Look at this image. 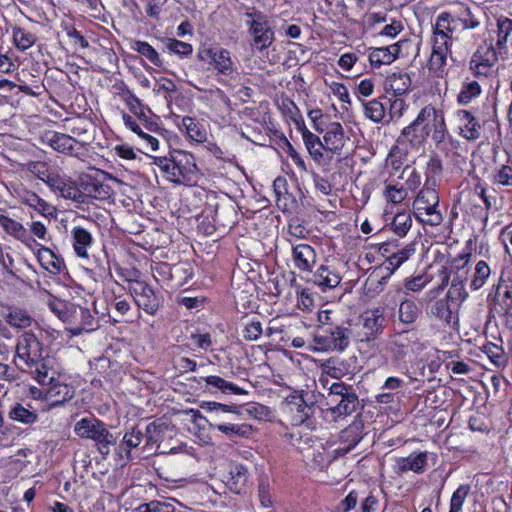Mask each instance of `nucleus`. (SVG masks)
I'll return each mask as SVG.
<instances>
[{
	"label": "nucleus",
	"mask_w": 512,
	"mask_h": 512,
	"mask_svg": "<svg viewBox=\"0 0 512 512\" xmlns=\"http://www.w3.org/2000/svg\"><path fill=\"white\" fill-rule=\"evenodd\" d=\"M43 355V344L32 332H24L17 338L16 358L20 363L17 365L25 367L34 365L36 361L41 360Z\"/></svg>",
	"instance_id": "1a4fd4ad"
},
{
	"label": "nucleus",
	"mask_w": 512,
	"mask_h": 512,
	"mask_svg": "<svg viewBox=\"0 0 512 512\" xmlns=\"http://www.w3.org/2000/svg\"><path fill=\"white\" fill-rule=\"evenodd\" d=\"M9 418L23 424H33L37 421L38 416L34 411L16 403L9 411Z\"/></svg>",
	"instance_id": "de8ad7c7"
},
{
	"label": "nucleus",
	"mask_w": 512,
	"mask_h": 512,
	"mask_svg": "<svg viewBox=\"0 0 512 512\" xmlns=\"http://www.w3.org/2000/svg\"><path fill=\"white\" fill-rule=\"evenodd\" d=\"M450 47L445 45L444 42L434 41L432 54L429 59V70L436 76H441L443 73Z\"/></svg>",
	"instance_id": "2f4dec72"
},
{
	"label": "nucleus",
	"mask_w": 512,
	"mask_h": 512,
	"mask_svg": "<svg viewBox=\"0 0 512 512\" xmlns=\"http://www.w3.org/2000/svg\"><path fill=\"white\" fill-rule=\"evenodd\" d=\"M419 316V309L413 300H404L401 302L398 310L399 320L404 324L414 323Z\"/></svg>",
	"instance_id": "09e8293b"
},
{
	"label": "nucleus",
	"mask_w": 512,
	"mask_h": 512,
	"mask_svg": "<svg viewBox=\"0 0 512 512\" xmlns=\"http://www.w3.org/2000/svg\"><path fill=\"white\" fill-rule=\"evenodd\" d=\"M359 399L351 386L343 382L333 383L326 397V411L331 413L333 419L351 415L359 407Z\"/></svg>",
	"instance_id": "39448f33"
},
{
	"label": "nucleus",
	"mask_w": 512,
	"mask_h": 512,
	"mask_svg": "<svg viewBox=\"0 0 512 512\" xmlns=\"http://www.w3.org/2000/svg\"><path fill=\"white\" fill-rule=\"evenodd\" d=\"M493 181L495 184L512 186V167L508 165H502L494 175Z\"/></svg>",
	"instance_id": "69168bd1"
},
{
	"label": "nucleus",
	"mask_w": 512,
	"mask_h": 512,
	"mask_svg": "<svg viewBox=\"0 0 512 512\" xmlns=\"http://www.w3.org/2000/svg\"><path fill=\"white\" fill-rule=\"evenodd\" d=\"M342 280L340 272L333 265L322 264L313 273L312 281L315 285L324 289L337 287Z\"/></svg>",
	"instance_id": "4be33fe9"
},
{
	"label": "nucleus",
	"mask_w": 512,
	"mask_h": 512,
	"mask_svg": "<svg viewBox=\"0 0 512 512\" xmlns=\"http://www.w3.org/2000/svg\"><path fill=\"white\" fill-rule=\"evenodd\" d=\"M481 93V87L477 81L465 83L458 95V102L462 105L469 104L474 98Z\"/></svg>",
	"instance_id": "5fc2aeb1"
},
{
	"label": "nucleus",
	"mask_w": 512,
	"mask_h": 512,
	"mask_svg": "<svg viewBox=\"0 0 512 512\" xmlns=\"http://www.w3.org/2000/svg\"><path fill=\"white\" fill-rule=\"evenodd\" d=\"M65 322L70 325V332L73 335H80L82 332L94 331L98 324L95 317L86 307L70 303L66 307Z\"/></svg>",
	"instance_id": "9d476101"
},
{
	"label": "nucleus",
	"mask_w": 512,
	"mask_h": 512,
	"mask_svg": "<svg viewBox=\"0 0 512 512\" xmlns=\"http://www.w3.org/2000/svg\"><path fill=\"white\" fill-rule=\"evenodd\" d=\"M37 259L41 266L51 274L60 273L62 261L54 254L51 249L41 247L38 250Z\"/></svg>",
	"instance_id": "ea45409f"
},
{
	"label": "nucleus",
	"mask_w": 512,
	"mask_h": 512,
	"mask_svg": "<svg viewBox=\"0 0 512 512\" xmlns=\"http://www.w3.org/2000/svg\"><path fill=\"white\" fill-rule=\"evenodd\" d=\"M350 437H352V439L348 445L339 447L334 451L337 455H339V456L345 455L359 443L360 437L358 436L356 429L348 428L341 432V435H340L341 439H349Z\"/></svg>",
	"instance_id": "052dcab7"
},
{
	"label": "nucleus",
	"mask_w": 512,
	"mask_h": 512,
	"mask_svg": "<svg viewBox=\"0 0 512 512\" xmlns=\"http://www.w3.org/2000/svg\"><path fill=\"white\" fill-rule=\"evenodd\" d=\"M5 320L10 326L18 329H26L33 322L32 317L25 310L19 308H9Z\"/></svg>",
	"instance_id": "79ce46f5"
},
{
	"label": "nucleus",
	"mask_w": 512,
	"mask_h": 512,
	"mask_svg": "<svg viewBox=\"0 0 512 512\" xmlns=\"http://www.w3.org/2000/svg\"><path fill=\"white\" fill-rule=\"evenodd\" d=\"M219 74L231 75L234 71V63L230 52L224 48H216L210 64Z\"/></svg>",
	"instance_id": "c9c22d12"
},
{
	"label": "nucleus",
	"mask_w": 512,
	"mask_h": 512,
	"mask_svg": "<svg viewBox=\"0 0 512 512\" xmlns=\"http://www.w3.org/2000/svg\"><path fill=\"white\" fill-rule=\"evenodd\" d=\"M352 330L350 325L320 327L313 338L316 351H344L350 344Z\"/></svg>",
	"instance_id": "0eeeda50"
},
{
	"label": "nucleus",
	"mask_w": 512,
	"mask_h": 512,
	"mask_svg": "<svg viewBox=\"0 0 512 512\" xmlns=\"http://www.w3.org/2000/svg\"><path fill=\"white\" fill-rule=\"evenodd\" d=\"M79 188L84 196H90L95 199H106L110 195V186L101 183L97 179L85 175L79 180Z\"/></svg>",
	"instance_id": "c756f323"
},
{
	"label": "nucleus",
	"mask_w": 512,
	"mask_h": 512,
	"mask_svg": "<svg viewBox=\"0 0 512 512\" xmlns=\"http://www.w3.org/2000/svg\"><path fill=\"white\" fill-rule=\"evenodd\" d=\"M470 253L461 254L453 259L450 268H442L439 271V277L441 279L440 289L446 287L451 278V284L465 286L470 272L469 258Z\"/></svg>",
	"instance_id": "9b49d317"
},
{
	"label": "nucleus",
	"mask_w": 512,
	"mask_h": 512,
	"mask_svg": "<svg viewBox=\"0 0 512 512\" xmlns=\"http://www.w3.org/2000/svg\"><path fill=\"white\" fill-rule=\"evenodd\" d=\"M358 501V495L355 491H351L345 499H343L334 509V512H349L355 508Z\"/></svg>",
	"instance_id": "774afa93"
},
{
	"label": "nucleus",
	"mask_w": 512,
	"mask_h": 512,
	"mask_svg": "<svg viewBox=\"0 0 512 512\" xmlns=\"http://www.w3.org/2000/svg\"><path fill=\"white\" fill-rule=\"evenodd\" d=\"M468 298V292L463 285L451 284L444 299L456 305L459 309L461 304Z\"/></svg>",
	"instance_id": "13d9d810"
},
{
	"label": "nucleus",
	"mask_w": 512,
	"mask_h": 512,
	"mask_svg": "<svg viewBox=\"0 0 512 512\" xmlns=\"http://www.w3.org/2000/svg\"><path fill=\"white\" fill-rule=\"evenodd\" d=\"M131 49L146 57L155 66H162V60L158 52L148 43L141 40H134L131 43Z\"/></svg>",
	"instance_id": "a18cd8bd"
},
{
	"label": "nucleus",
	"mask_w": 512,
	"mask_h": 512,
	"mask_svg": "<svg viewBox=\"0 0 512 512\" xmlns=\"http://www.w3.org/2000/svg\"><path fill=\"white\" fill-rule=\"evenodd\" d=\"M47 185L61 197L77 203H85V196L79 186L72 180L61 177L56 171Z\"/></svg>",
	"instance_id": "2eb2a0df"
},
{
	"label": "nucleus",
	"mask_w": 512,
	"mask_h": 512,
	"mask_svg": "<svg viewBox=\"0 0 512 512\" xmlns=\"http://www.w3.org/2000/svg\"><path fill=\"white\" fill-rule=\"evenodd\" d=\"M0 226L8 234L22 241L23 243H28L29 241L32 240L27 230L21 223L6 215H0Z\"/></svg>",
	"instance_id": "58836bf2"
},
{
	"label": "nucleus",
	"mask_w": 512,
	"mask_h": 512,
	"mask_svg": "<svg viewBox=\"0 0 512 512\" xmlns=\"http://www.w3.org/2000/svg\"><path fill=\"white\" fill-rule=\"evenodd\" d=\"M54 358L50 356H43L42 359L36 361L34 365L21 366L23 371H28L33 374L34 378L41 385L52 384L57 374L54 369Z\"/></svg>",
	"instance_id": "dca6fc26"
},
{
	"label": "nucleus",
	"mask_w": 512,
	"mask_h": 512,
	"mask_svg": "<svg viewBox=\"0 0 512 512\" xmlns=\"http://www.w3.org/2000/svg\"><path fill=\"white\" fill-rule=\"evenodd\" d=\"M119 90V95L125 101L129 110L138 117V119L144 124L145 128L149 131L155 130L157 128V123L150 121L144 111L138 112L136 109V105L141 106L140 99L124 83L119 86Z\"/></svg>",
	"instance_id": "bb28decb"
},
{
	"label": "nucleus",
	"mask_w": 512,
	"mask_h": 512,
	"mask_svg": "<svg viewBox=\"0 0 512 512\" xmlns=\"http://www.w3.org/2000/svg\"><path fill=\"white\" fill-rule=\"evenodd\" d=\"M430 113V105L421 109L416 119L406 126L396 140L397 146L402 147L405 152L410 148H419L425 142L430 133L427 129V120Z\"/></svg>",
	"instance_id": "6e6552de"
},
{
	"label": "nucleus",
	"mask_w": 512,
	"mask_h": 512,
	"mask_svg": "<svg viewBox=\"0 0 512 512\" xmlns=\"http://www.w3.org/2000/svg\"><path fill=\"white\" fill-rule=\"evenodd\" d=\"M458 22L462 24L463 29H476L480 26V21L474 15L469 7H464L457 16Z\"/></svg>",
	"instance_id": "0e129e2a"
},
{
	"label": "nucleus",
	"mask_w": 512,
	"mask_h": 512,
	"mask_svg": "<svg viewBox=\"0 0 512 512\" xmlns=\"http://www.w3.org/2000/svg\"><path fill=\"white\" fill-rule=\"evenodd\" d=\"M22 171L29 172L39 180L48 184L51 177L55 173V170L50 167L47 162L44 161H28L21 164Z\"/></svg>",
	"instance_id": "f704fd0d"
},
{
	"label": "nucleus",
	"mask_w": 512,
	"mask_h": 512,
	"mask_svg": "<svg viewBox=\"0 0 512 512\" xmlns=\"http://www.w3.org/2000/svg\"><path fill=\"white\" fill-rule=\"evenodd\" d=\"M201 408L212 413L211 420L208 421V425L212 429H217L218 431L225 434L228 438L232 439L235 436L248 438L253 433V428L251 425L242 423V424H233V423H220L221 420L220 413H234L239 415V407L235 404L226 405L218 402H203L201 404Z\"/></svg>",
	"instance_id": "7ed1b4c3"
},
{
	"label": "nucleus",
	"mask_w": 512,
	"mask_h": 512,
	"mask_svg": "<svg viewBox=\"0 0 512 512\" xmlns=\"http://www.w3.org/2000/svg\"><path fill=\"white\" fill-rule=\"evenodd\" d=\"M411 349V340L408 333L393 336L387 343V350L394 364L399 365L407 357Z\"/></svg>",
	"instance_id": "a878e982"
},
{
	"label": "nucleus",
	"mask_w": 512,
	"mask_h": 512,
	"mask_svg": "<svg viewBox=\"0 0 512 512\" xmlns=\"http://www.w3.org/2000/svg\"><path fill=\"white\" fill-rule=\"evenodd\" d=\"M457 18H454L448 12H442L436 19L434 24L433 36L434 41L436 42H444L445 45H452V37L451 35L457 29Z\"/></svg>",
	"instance_id": "f3484780"
},
{
	"label": "nucleus",
	"mask_w": 512,
	"mask_h": 512,
	"mask_svg": "<svg viewBox=\"0 0 512 512\" xmlns=\"http://www.w3.org/2000/svg\"><path fill=\"white\" fill-rule=\"evenodd\" d=\"M242 19L248 27V35L251 37V45L258 50H264L271 46L274 41V31L270 20L263 12L256 8H248Z\"/></svg>",
	"instance_id": "423d86ee"
},
{
	"label": "nucleus",
	"mask_w": 512,
	"mask_h": 512,
	"mask_svg": "<svg viewBox=\"0 0 512 512\" xmlns=\"http://www.w3.org/2000/svg\"><path fill=\"white\" fill-rule=\"evenodd\" d=\"M71 236L76 255L80 258L88 259V250L94 243L92 234L82 226H74L71 230Z\"/></svg>",
	"instance_id": "cd10ccee"
},
{
	"label": "nucleus",
	"mask_w": 512,
	"mask_h": 512,
	"mask_svg": "<svg viewBox=\"0 0 512 512\" xmlns=\"http://www.w3.org/2000/svg\"><path fill=\"white\" fill-rule=\"evenodd\" d=\"M399 178L404 180V182H405L404 188L406 189V191L415 190L416 188L419 187V185L421 183L420 174L416 171L415 167H413L411 165H406L403 168Z\"/></svg>",
	"instance_id": "6e6d98bb"
},
{
	"label": "nucleus",
	"mask_w": 512,
	"mask_h": 512,
	"mask_svg": "<svg viewBox=\"0 0 512 512\" xmlns=\"http://www.w3.org/2000/svg\"><path fill=\"white\" fill-rule=\"evenodd\" d=\"M181 127L184 128L187 136L198 143L205 142L207 132L204 127L194 118L185 116L181 120Z\"/></svg>",
	"instance_id": "a19ab883"
},
{
	"label": "nucleus",
	"mask_w": 512,
	"mask_h": 512,
	"mask_svg": "<svg viewBox=\"0 0 512 512\" xmlns=\"http://www.w3.org/2000/svg\"><path fill=\"white\" fill-rule=\"evenodd\" d=\"M209 391L218 390L223 394L246 395L248 392L232 382H228L220 376L211 375L203 378Z\"/></svg>",
	"instance_id": "72a5a7b5"
},
{
	"label": "nucleus",
	"mask_w": 512,
	"mask_h": 512,
	"mask_svg": "<svg viewBox=\"0 0 512 512\" xmlns=\"http://www.w3.org/2000/svg\"><path fill=\"white\" fill-rule=\"evenodd\" d=\"M75 433L95 442L99 453L106 457L116 446L117 438L107 429L106 424L97 418H82L74 427Z\"/></svg>",
	"instance_id": "20e7f679"
},
{
	"label": "nucleus",
	"mask_w": 512,
	"mask_h": 512,
	"mask_svg": "<svg viewBox=\"0 0 512 512\" xmlns=\"http://www.w3.org/2000/svg\"><path fill=\"white\" fill-rule=\"evenodd\" d=\"M308 393L305 395H295L292 396L290 404L294 405L297 411L301 414L302 420L308 419L313 414V401H310L308 398Z\"/></svg>",
	"instance_id": "864d4df0"
},
{
	"label": "nucleus",
	"mask_w": 512,
	"mask_h": 512,
	"mask_svg": "<svg viewBox=\"0 0 512 512\" xmlns=\"http://www.w3.org/2000/svg\"><path fill=\"white\" fill-rule=\"evenodd\" d=\"M415 251V244L409 243L403 249L393 252L387 257V269L391 270V273H393V271L398 269L405 261H407Z\"/></svg>",
	"instance_id": "37998d69"
},
{
	"label": "nucleus",
	"mask_w": 512,
	"mask_h": 512,
	"mask_svg": "<svg viewBox=\"0 0 512 512\" xmlns=\"http://www.w3.org/2000/svg\"><path fill=\"white\" fill-rule=\"evenodd\" d=\"M22 202L42 214H45L51 208V206L44 199L31 191H26L23 194Z\"/></svg>",
	"instance_id": "4d7b16f0"
},
{
	"label": "nucleus",
	"mask_w": 512,
	"mask_h": 512,
	"mask_svg": "<svg viewBox=\"0 0 512 512\" xmlns=\"http://www.w3.org/2000/svg\"><path fill=\"white\" fill-rule=\"evenodd\" d=\"M173 510L171 504L153 500L139 505L132 512H173Z\"/></svg>",
	"instance_id": "e2e57ef3"
},
{
	"label": "nucleus",
	"mask_w": 512,
	"mask_h": 512,
	"mask_svg": "<svg viewBox=\"0 0 512 512\" xmlns=\"http://www.w3.org/2000/svg\"><path fill=\"white\" fill-rule=\"evenodd\" d=\"M321 369L332 378L341 379L357 371L358 359L356 356L348 358L331 357L321 364Z\"/></svg>",
	"instance_id": "ddd939ff"
},
{
	"label": "nucleus",
	"mask_w": 512,
	"mask_h": 512,
	"mask_svg": "<svg viewBox=\"0 0 512 512\" xmlns=\"http://www.w3.org/2000/svg\"><path fill=\"white\" fill-rule=\"evenodd\" d=\"M384 327L385 318L379 309L367 312L363 317V334L360 340L362 342L375 340L383 332Z\"/></svg>",
	"instance_id": "aec40b11"
},
{
	"label": "nucleus",
	"mask_w": 512,
	"mask_h": 512,
	"mask_svg": "<svg viewBox=\"0 0 512 512\" xmlns=\"http://www.w3.org/2000/svg\"><path fill=\"white\" fill-rule=\"evenodd\" d=\"M512 35V19L501 16L497 19V41L498 50H506L509 37Z\"/></svg>",
	"instance_id": "c03bdc74"
},
{
	"label": "nucleus",
	"mask_w": 512,
	"mask_h": 512,
	"mask_svg": "<svg viewBox=\"0 0 512 512\" xmlns=\"http://www.w3.org/2000/svg\"><path fill=\"white\" fill-rule=\"evenodd\" d=\"M302 138L306 146V149L308 150L311 158L315 162H317L318 164H322L331 161V155L325 153L323 141H321L317 135H315L308 129L304 128L302 130Z\"/></svg>",
	"instance_id": "393cba45"
},
{
	"label": "nucleus",
	"mask_w": 512,
	"mask_h": 512,
	"mask_svg": "<svg viewBox=\"0 0 512 512\" xmlns=\"http://www.w3.org/2000/svg\"><path fill=\"white\" fill-rule=\"evenodd\" d=\"M385 90L395 96H402L411 87V79L407 73H392L385 80Z\"/></svg>",
	"instance_id": "473e14b6"
},
{
	"label": "nucleus",
	"mask_w": 512,
	"mask_h": 512,
	"mask_svg": "<svg viewBox=\"0 0 512 512\" xmlns=\"http://www.w3.org/2000/svg\"><path fill=\"white\" fill-rule=\"evenodd\" d=\"M399 52L400 45L398 43L374 48L369 54V61L373 67L391 64L398 57Z\"/></svg>",
	"instance_id": "7c9ffc66"
},
{
	"label": "nucleus",
	"mask_w": 512,
	"mask_h": 512,
	"mask_svg": "<svg viewBox=\"0 0 512 512\" xmlns=\"http://www.w3.org/2000/svg\"><path fill=\"white\" fill-rule=\"evenodd\" d=\"M458 310L456 305L448 302L447 299L441 298L433 301L427 306V314L435 317L448 327H454L458 324Z\"/></svg>",
	"instance_id": "4468645a"
},
{
	"label": "nucleus",
	"mask_w": 512,
	"mask_h": 512,
	"mask_svg": "<svg viewBox=\"0 0 512 512\" xmlns=\"http://www.w3.org/2000/svg\"><path fill=\"white\" fill-rule=\"evenodd\" d=\"M135 303L146 313L154 315L160 307L159 295L145 282L136 281L130 288Z\"/></svg>",
	"instance_id": "f8f14e48"
},
{
	"label": "nucleus",
	"mask_w": 512,
	"mask_h": 512,
	"mask_svg": "<svg viewBox=\"0 0 512 512\" xmlns=\"http://www.w3.org/2000/svg\"><path fill=\"white\" fill-rule=\"evenodd\" d=\"M426 124L427 129L432 132V140L436 147L442 148L449 138L443 113L430 105V113Z\"/></svg>",
	"instance_id": "a211bd4d"
},
{
	"label": "nucleus",
	"mask_w": 512,
	"mask_h": 512,
	"mask_svg": "<svg viewBox=\"0 0 512 512\" xmlns=\"http://www.w3.org/2000/svg\"><path fill=\"white\" fill-rule=\"evenodd\" d=\"M407 196L408 192L406 189L398 184H388L385 188V197L387 201L393 204L402 203Z\"/></svg>",
	"instance_id": "bf43d9fd"
},
{
	"label": "nucleus",
	"mask_w": 512,
	"mask_h": 512,
	"mask_svg": "<svg viewBox=\"0 0 512 512\" xmlns=\"http://www.w3.org/2000/svg\"><path fill=\"white\" fill-rule=\"evenodd\" d=\"M364 107L365 116L375 123H379L385 116V107L377 99L371 101H361Z\"/></svg>",
	"instance_id": "3c124183"
},
{
	"label": "nucleus",
	"mask_w": 512,
	"mask_h": 512,
	"mask_svg": "<svg viewBox=\"0 0 512 512\" xmlns=\"http://www.w3.org/2000/svg\"><path fill=\"white\" fill-rule=\"evenodd\" d=\"M13 40L16 47L22 51L32 47L37 40L34 33L22 27L13 28Z\"/></svg>",
	"instance_id": "8fccbe9b"
},
{
	"label": "nucleus",
	"mask_w": 512,
	"mask_h": 512,
	"mask_svg": "<svg viewBox=\"0 0 512 512\" xmlns=\"http://www.w3.org/2000/svg\"><path fill=\"white\" fill-rule=\"evenodd\" d=\"M428 452L410 454L408 457L397 458L394 464L396 472L413 471L421 473L427 466Z\"/></svg>",
	"instance_id": "c85d7f7f"
},
{
	"label": "nucleus",
	"mask_w": 512,
	"mask_h": 512,
	"mask_svg": "<svg viewBox=\"0 0 512 512\" xmlns=\"http://www.w3.org/2000/svg\"><path fill=\"white\" fill-rule=\"evenodd\" d=\"M435 187L436 180L427 178L424 187L420 190L413 203L416 218L430 226H437L443 220L441 213L437 210L439 196Z\"/></svg>",
	"instance_id": "f03ea898"
},
{
	"label": "nucleus",
	"mask_w": 512,
	"mask_h": 512,
	"mask_svg": "<svg viewBox=\"0 0 512 512\" xmlns=\"http://www.w3.org/2000/svg\"><path fill=\"white\" fill-rule=\"evenodd\" d=\"M166 47L170 52L180 56H188L193 52L191 44L173 38L167 39Z\"/></svg>",
	"instance_id": "680f3d73"
},
{
	"label": "nucleus",
	"mask_w": 512,
	"mask_h": 512,
	"mask_svg": "<svg viewBox=\"0 0 512 512\" xmlns=\"http://www.w3.org/2000/svg\"><path fill=\"white\" fill-rule=\"evenodd\" d=\"M344 143V129L341 123H329L323 136V146L325 153H328V155H331V157L334 154H340Z\"/></svg>",
	"instance_id": "6ab92c4d"
},
{
	"label": "nucleus",
	"mask_w": 512,
	"mask_h": 512,
	"mask_svg": "<svg viewBox=\"0 0 512 512\" xmlns=\"http://www.w3.org/2000/svg\"><path fill=\"white\" fill-rule=\"evenodd\" d=\"M491 269L488 264L481 260L475 266V271L470 282V288L474 291L479 290L484 286L490 277Z\"/></svg>",
	"instance_id": "49530a36"
},
{
	"label": "nucleus",
	"mask_w": 512,
	"mask_h": 512,
	"mask_svg": "<svg viewBox=\"0 0 512 512\" xmlns=\"http://www.w3.org/2000/svg\"><path fill=\"white\" fill-rule=\"evenodd\" d=\"M412 226V217L407 212L397 213L392 222L391 229L399 237H404Z\"/></svg>",
	"instance_id": "603ef678"
},
{
	"label": "nucleus",
	"mask_w": 512,
	"mask_h": 512,
	"mask_svg": "<svg viewBox=\"0 0 512 512\" xmlns=\"http://www.w3.org/2000/svg\"><path fill=\"white\" fill-rule=\"evenodd\" d=\"M457 118L460 123V135L468 141H475L480 138L482 126L479 121L468 110H458Z\"/></svg>",
	"instance_id": "5701e85b"
},
{
	"label": "nucleus",
	"mask_w": 512,
	"mask_h": 512,
	"mask_svg": "<svg viewBox=\"0 0 512 512\" xmlns=\"http://www.w3.org/2000/svg\"><path fill=\"white\" fill-rule=\"evenodd\" d=\"M49 144L54 150L58 152L69 155H77L75 145L80 143L69 135L55 133L49 139Z\"/></svg>",
	"instance_id": "e433bc0d"
},
{
	"label": "nucleus",
	"mask_w": 512,
	"mask_h": 512,
	"mask_svg": "<svg viewBox=\"0 0 512 512\" xmlns=\"http://www.w3.org/2000/svg\"><path fill=\"white\" fill-rule=\"evenodd\" d=\"M294 266L302 272H312L316 262V251L308 244H298L292 249Z\"/></svg>",
	"instance_id": "b1692460"
},
{
	"label": "nucleus",
	"mask_w": 512,
	"mask_h": 512,
	"mask_svg": "<svg viewBox=\"0 0 512 512\" xmlns=\"http://www.w3.org/2000/svg\"><path fill=\"white\" fill-rule=\"evenodd\" d=\"M483 352L494 364L500 365L503 359V349L500 346L493 343H487L483 347Z\"/></svg>",
	"instance_id": "338daca9"
},
{
	"label": "nucleus",
	"mask_w": 512,
	"mask_h": 512,
	"mask_svg": "<svg viewBox=\"0 0 512 512\" xmlns=\"http://www.w3.org/2000/svg\"><path fill=\"white\" fill-rule=\"evenodd\" d=\"M154 164L164 173L166 179L177 185L195 181L198 167L192 153L183 150L170 152L169 157H156Z\"/></svg>",
	"instance_id": "f257e3e1"
},
{
	"label": "nucleus",
	"mask_w": 512,
	"mask_h": 512,
	"mask_svg": "<svg viewBox=\"0 0 512 512\" xmlns=\"http://www.w3.org/2000/svg\"><path fill=\"white\" fill-rule=\"evenodd\" d=\"M496 60V53L492 46L484 51L478 49L470 60V70L477 77L487 76Z\"/></svg>",
	"instance_id": "412c9836"
},
{
	"label": "nucleus",
	"mask_w": 512,
	"mask_h": 512,
	"mask_svg": "<svg viewBox=\"0 0 512 512\" xmlns=\"http://www.w3.org/2000/svg\"><path fill=\"white\" fill-rule=\"evenodd\" d=\"M49 385L46 392V399L54 406L62 404L73 397V391L67 384L52 383Z\"/></svg>",
	"instance_id": "4c0bfd02"
}]
</instances>
